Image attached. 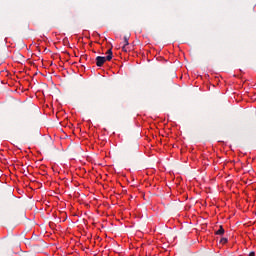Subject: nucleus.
Listing matches in <instances>:
<instances>
[{"mask_svg":"<svg viewBox=\"0 0 256 256\" xmlns=\"http://www.w3.org/2000/svg\"><path fill=\"white\" fill-rule=\"evenodd\" d=\"M106 59H107V61H111V59H113V50L110 48V49H108L107 50V52H106Z\"/></svg>","mask_w":256,"mask_h":256,"instance_id":"f03ea898","label":"nucleus"},{"mask_svg":"<svg viewBox=\"0 0 256 256\" xmlns=\"http://www.w3.org/2000/svg\"><path fill=\"white\" fill-rule=\"evenodd\" d=\"M215 235H225V229L220 225L219 229L215 231Z\"/></svg>","mask_w":256,"mask_h":256,"instance_id":"7ed1b4c3","label":"nucleus"},{"mask_svg":"<svg viewBox=\"0 0 256 256\" xmlns=\"http://www.w3.org/2000/svg\"><path fill=\"white\" fill-rule=\"evenodd\" d=\"M122 51L127 52V46L124 45V46L122 47Z\"/></svg>","mask_w":256,"mask_h":256,"instance_id":"0eeeda50","label":"nucleus"},{"mask_svg":"<svg viewBox=\"0 0 256 256\" xmlns=\"http://www.w3.org/2000/svg\"><path fill=\"white\" fill-rule=\"evenodd\" d=\"M135 149H139V145L136 144V145H135Z\"/></svg>","mask_w":256,"mask_h":256,"instance_id":"1a4fd4ad","label":"nucleus"},{"mask_svg":"<svg viewBox=\"0 0 256 256\" xmlns=\"http://www.w3.org/2000/svg\"><path fill=\"white\" fill-rule=\"evenodd\" d=\"M249 256H255V252H250Z\"/></svg>","mask_w":256,"mask_h":256,"instance_id":"6e6552de","label":"nucleus"},{"mask_svg":"<svg viewBox=\"0 0 256 256\" xmlns=\"http://www.w3.org/2000/svg\"><path fill=\"white\" fill-rule=\"evenodd\" d=\"M9 198L10 199H15V196L12 194V192L9 193Z\"/></svg>","mask_w":256,"mask_h":256,"instance_id":"423d86ee","label":"nucleus"},{"mask_svg":"<svg viewBox=\"0 0 256 256\" xmlns=\"http://www.w3.org/2000/svg\"><path fill=\"white\" fill-rule=\"evenodd\" d=\"M105 61H107V58L104 56H97L96 57V65L97 67H103L105 65Z\"/></svg>","mask_w":256,"mask_h":256,"instance_id":"f257e3e1","label":"nucleus"},{"mask_svg":"<svg viewBox=\"0 0 256 256\" xmlns=\"http://www.w3.org/2000/svg\"><path fill=\"white\" fill-rule=\"evenodd\" d=\"M227 241H228L227 238H221V239H220L221 245H225V243H227Z\"/></svg>","mask_w":256,"mask_h":256,"instance_id":"39448f33","label":"nucleus"},{"mask_svg":"<svg viewBox=\"0 0 256 256\" xmlns=\"http://www.w3.org/2000/svg\"><path fill=\"white\" fill-rule=\"evenodd\" d=\"M131 38V35H125L124 36V45L127 46L129 45V39Z\"/></svg>","mask_w":256,"mask_h":256,"instance_id":"20e7f679","label":"nucleus"}]
</instances>
